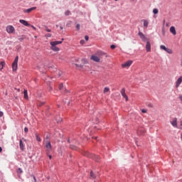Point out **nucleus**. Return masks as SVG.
Segmentation results:
<instances>
[{"instance_id":"f257e3e1","label":"nucleus","mask_w":182,"mask_h":182,"mask_svg":"<svg viewBox=\"0 0 182 182\" xmlns=\"http://www.w3.org/2000/svg\"><path fill=\"white\" fill-rule=\"evenodd\" d=\"M63 41H51L50 43V45L51 46L50 49L51 50H53L54 52H59L60 49L56 46L60 45Z\"/></svg>"},{"instance_id":"f03ea898","label":"nucleus","mask_w":182,"mask_h":182,"mask_svg":"<svg viewBox=\"0 0 182 182\" xmlns=\"http://www.w3.org/2000/svg\"><path fill=\"white\" fill-rule=\"evenodd\" d=\"M85 156L90 157V159H93V160H95V161H99V160H100V156H99V155L92 154L89 152H86Z\"/></svg>"},{"instance_id":"7ed1b4c3","label":"nucleus","mask_w":182,"mask_h":182,"mask_svg":"<svg viewBox=\"0 0 182 182\" xmlns=\"http://www.w3.org/2000/svg\"><path fill=\"white\" fill-rule=\"evenodd\" d=\"M18 60H19V56L17 55L12 63V69L14 72L16 71L18 69Z\"/></svg>"},{"instance_id":"20e7f679","label":"nucleus","mask_w":182,"mask_h":182,"mask_svg":"<svg viewBox=\"0 0 182 182\" xmlns=\"http://www.w3.org/2000/svg\"><path fill=\"white\" fill-rule=\"evenodd\" d=\"M6 31L7 33H14L15 28L14 27V26H7L6 27Z\"/></svg>"},{"instance_id":"39448f33","label":"nucleus","mask_w":182,"mask_h":182,"mask_svg":"<svg viewBox=\"0 0 182 182\" xmlns=\"http://www.w3.org/2000/svg\"><path fill=\"white\" fill-rule=\"evenodd\" d=\"M133 63V60H128L124 63L122 64V68H130Z\"/></svg>"},{"instance_id":"423d86ee","label":"nucleus","mask_w":182,"mask_h":182,"mask_svg":"<svg viewBox=\"0 0 182 182\" xmlns=\"http://www.w3.org/2000/svg\"><path fill=\"white\" fill-rule=\"evenodd\" d=\"M36 9V7H31L30 9H23V12H24V14H31V12H32L33 11H35Z\"/></svg>"},{"instance_id":"0eeeda50","label":"nucleus","mask_w":182,"mask_h":182,"mask_svg":"<svg viewBox=\"0 0 182 182\" xmlns=\"http://www.w3.org/2000/svg\"><path fill=\"white\" fill-rule=\"evenodd\" d=\"M91 60H93L94 62L99 63L100 62V58L98 57L97 55H92L90 58Z\"/></svg>"},{"instance_id":"6e6552de","label":"nucleus","mask_w":182,"mask_h":182,"mask_svg":"<svg viewBox=\"0 0 182 182\" xmlns=\"http://www.w3.org/2000/svg\"><path fill=\"white\" fill-rule=\"evenodd\" d=\"M169 31L171 32V33H172V35H173V36H176V35H177V31H176V27L174 26H171V28H169Z\"/></svg>"},{"instance_id":"1a4fd4ad","label":"nucleus","mask_w":182,"mask_h":182,"mask_svg":"<svg viewBox=\"0 0 182 182\" xmlns=\"http://www.w3.org/2000/svg\"><path fill=\"white\" fill-rule=\"evenodd\" d=\"M139 36L141 38V39L144 41L146 42V41H147V38H146V36H144V34L143 33H141V31H139L138 33Z\"/></svg>"},{"instance_id":"9d476101","label":"nucleus","mask_w":182,"mask_h":182,"mask_svg":"<svg viewBox=\"0 0 182 182\" xmlns=\"http://www.w3.org/2000/svg\"><path fill=\"white\" fill-rule=\"evenodd\" d=\"M46 151L49 153L52 150V145L50 144V142H47L46 144Z\"/></svg>"},{"instance_id":"9b49d317","label":"nucleus","mask_w":182,"mask_h":182,"mask_svg":"<svg viewBox=\"0 0 182 182\" xmlns=\"http://www.w3.org/2000/svg\"><path fill=\"white\" fill-rule=\"evenodd\" d=\"M182 83V76L179 77L176 82V87H178Z\"/></svg>"},{"instance_id":"f8f14e48","label":"nucleus","mask_w":182,"mask_h":182,"mask_svg":"<svg viewBox=\"0 0 182 182\" xmlns=\"http://www.w3.org/2000/svg\"><path fill=\"white\" fill-rule=\"evenodd\" d=\"M19 22L22 25H24V26H31V24H29V23H28V21H25L23 19L19 20Z\"/></svg>"},{"instance_id":"ddd939ff","label":"nucleus","mask_w":182,"mask_h":182,"mask_svg":"<svg viewBox=\"0 0 182 182\" xmlns=\"http://www.w3.org/2000/svg\"><path fill=\"white\" fill-rule=\"evenodd\" d=\"M146 52H150V50H151V45L150 44L149 41L146 42Z\"/></svg>"},{"instance_id":"4468645a","label":"nucleus","mask_w":182,"mask_h":182,"mask_svg":"<svg viewBox=\"0 0 182 182\" xmlns=\"http://www.w3.org/2000/svg\"><path fill=\"white\" fill-rule=\"evenodd\" d=\"M96 55H97V56H99V58H102V56H105V55H106V53L103 51L99 50V51H97Z\"/></svg>"},{"instance_id":"2eb2a0df","label":"nucleus","mask_w":182,"mask_h":182,"mask_svg":"<svg viewBox=\"0 0 182 182\" xmlns=\"http://www.w3.org/2000/svg\"><path fill=\"white\" fill-rule=\"evenodd\" d=\"M58 89L61 92H66V88L65 87H63V84H62V83L59 85Z\"/></svg>"},{"instance_id":"dca6fc26","label":"nucleus","mask_w":182,"mask_h":182,"mask_svg":"<svg viewBox=\"0 0 182 182\" xmlns=\"http://www.w3.org/2000/svg\"><path fill=\"white\" fill-rule=\"evenodd\" d=\"M19 147H20V150L23 151L25 148H24L23 142H22V139H20L19 141Z\"/></svg>"},{"instance_id":"f3484780","label":"nucleus","mask_w":182,"mask_h":182,"mask_svg":"<svg viewBox=\"0 0 182 182\" xmlns=\"http://www.w3.org/2000/svg\"><path fill=\"white\" fill-rule=\"evenodd\" d=\"M171 124H172L173 127H177V118H174V119L171 122Z\"/></svg>"},{"instance_id":"a211bd4d","label":"nucleus","mask_w":182,"mask_h":182,"mask_svg":"<svg viewBox=\"0 0 182 182\" xmlns=\"http://www.w3.org/2000/svg\"><path fill=\"white\" fill-rule=\"evenodd\" d=\"M5 65H6L5 61L0 62V70H2V69H4V68H5Z\"/></svg>"},{"instance_id":"6ab92c4d","label":"nucleus","mask_w":182,"mask_h":182,"mask_svg":"<svg viewBox=\"0 0 182 182\" xmlns=\"http://www.w3.org/2000/svg\"><path fill=\"white\" fill-rule=\"evenodd\" d=\"M121 93H122V96H123L126 102H127V100H129V97H127V95H126V92H121Z\"/></svg>"},{"instance_id":"aec40b11","label":"nucleus","mask_w":182,"mask_h":182,"mask_svg":"<svg viewBox=\"0 0 182 182\" xmlns=\"http://www.w3.org/2000/svg\"><path fill=\"white\" fill-rule=\"evenodd\" d=\"M36 139L37 141H42V139H41V136H39V134L36 133Z\"/></svg>"},{"instance_id":"412c9836","label":"nucleus","mask_w":182,"mask_h":182,"mask_svg":"<svg viewBox=\"0 0 182 182\" xmlns=\"http://www.w3.org/2000/svg\"><path fill=\"white\" fill-rule=\"evenodd\" d=\"M165 52H167V53H169V55H171V53H173V50L166 48V50H165Z\"/></svg>"},{"instance_id":"4be33fe9","label":"nucleus","mask_w":182,"mask_h":182,"mask_svg":"<svg viewBox=\"0 0 182 182\" xmlns=\"http://www.w3.org/2000/svg\"><path fill=\"white\" fill-rule=\"evenodd\" d=\"M144 26L145 28H147L149 26V21L147 20H144Z\"/></svg>"},{"instance_id":"5701e85b","label":"nucleus","mask_w":182,"mask_h":182,"mask_svg":"<svg viewBox=\"0 0 182 182\" xmlns=\"http://www.w3.org/2000/svg\"><path fill=\"white\" fill-rule=\"evenodd\" d=\"M23 97H24V99H26V100H28V92H23Z\"/></svg>"},{"instance_id":"b1692460","label":"nucleus","mask_w":182,"mask_h":182,"mask_svg":"<svg viewBox=\"0 0 182 182\" xmlns=\"http://www.w3.org/2000/svg\"><path fill=\"white\" fill-rule=\"evenodd\" d=\"M17 173H18V174H22V173H23V171H22V168H18L17 170Z\"/></svg>"},{"instance_id":"393cba45","label":"nucleus","mask_w":182,"mask_h":182,"mask_svg":"<svg viewBox=\"0 0 182 182\" xmlns=\"http://www.w3.org/2000/svg\"><path fill=\"white\" fill-rule=\"evenodd\" d=\"M23 39H25L24 36H20V37L18 38V41H19L20 42H22V41H23Z\"/></svg>"},{"instance_id":"a878e982","label":"nucleus","mask_w":182,"mask_h":182,"mask_svg":"<svg viewBox=\"0 0 182 182\" xmlns=\"http://www.w3.org/2000/svg\"><path fill=\"white\" fill-rule=\"evenodd\" d=\"M160 48L162 50H165L166 51V47H165V46L164 45H161V46H160Z\"/></svg>"},{"instance_id":"bb28decb","label":"nucleus","mask_w":182,"mask_h":182,"mask_svg":"<svg viewBox=\"0 0 182 182\" xmlns=\"http://www.w3.org/2000/svg\"><path fill=\"white\" fill-rule=\"evenodd\" d=\"M43 105H45V102H41L38 104V106H39L40 107L43 106Z\"/></svg>"},{"instance_id":"cd10ccee","label":"nucleus","mask_w":182,"mask_h":182,"mask_svg":"<svg viewBox=\"0 0 182 182\" xmlns=\"http://www.w3.org/2000/svg\"><path fill=\"white\" fill-rule=\"evenodd\" d=\"M153 12H154V14H159V9H154Z\"/></svg>"},{"instance_id":"c85d7f7f","label":"nucleus","mask_w":182,"mask_h":182,"mask_svg":"<svg viewBox=\"0 0 182 182\" xmlns=\"http://www.w3.org/2000/svg\"><path fill=\"white\" fill-rule=\"evenodd\" d=\"M70 148L72 149V150H76V146L74 145H70Z\"/></svg>"},{"instance_id":"c756f323","label":"nucleus","mask_w":182,"mask_h":182,"mask_svg":"<svg viewBox=\"0 0 182 182\" xmlns=\"http://www.w3.org/2000/svg\"><path fill=\"white\" fill-rule=\"evenodd\" d=\"M90 176L92 177V178H95V173H93V171H91L90 172Z\"/></svg>"},{"instance_id":"7c9ffc66","label":"nucleus","mask_w":182,"mask_h":182,"mask_svg":"<svg viewBox=\"0 0 182 182\" xmlns=\"http://www.w3.org/2000/svg\"><path fill=\"white\" fill-rule=\"evenodd\" d=\"M51 37H52V34H50V33H47L46 35V38H51Z\"/></svg>"},{"instance_id":"2f4dec72","label":"nucleus","mask_w":182,"mask_h":182,"mask_svg":"<svg viewBox=\"0 0 182 182\" xmlns=\"http://www.w3.org/2000/svg\"><path fill=\"white\" fill-rule=\"evenodd\" d=\"M109 90H110V88H109L107 87H105V89H104V92H109Z\"/></svg>"},{"instance_id":"473e14b6","label":"nucleus","mask_w":182,"mask_h":182,"mask_svg":"<svg viewBox=\"0 0 182 182\" xmlns=\"http://www.w3.org/2000/svg\"><path fill=\"white\" fill-rule=\"evenodd\" d=\"M65 15H66V16L70 15V11H66L65 12Z\"/></svg>"},{"instance_id":"72a5a7b5","label":"nucleus","mask_w":182,"mask_h":182,"mask_svg":"<svg viewBox=\"0 0 182 182\" xmlns=\"http://www.w3.org/2000/svg\"><path fill=\"white\" fill-rule=\"evenodd\" d=\"M76 28L79 31L80 29V24H77Z\"/></svg>"},{"instance_id":"f704fd0d","label":"nucleus","mask_w":182,"mask_h":182,"mask_svg":"<svg viewBox=\"0 0 182 182\" xmlns=\"http://www.w3.org/2000/svg\"><path fill=\"white\" fill-rule=\"evenodd\" d=\"M80 43L81 45H85V40H81V41H80Z\"/></svg>"},{"instance_id":"c9c22d12","label":"nucleus","mask_w":182,"mask_h":182,"mask_svg":"<svg viewBox=\"0 0 182 182\" xmlns=\"http://www.w3.org/2000/svg\"><path fill=\"white\" fill-rule=\"evenodd\" d=\"M110 48H111V49H116V46L111 45Z\"/></svg>"},{"instance_id":"e433bc0d","label":"nucleus","mask_w":182,"mask_h":182,"mask_svg":"<svg viewBox=\"0 0 182 182\" xmlns=\"http://www.w3.org/2000/svg\"><path fill=\"white\" fill-rule=\"evenodd\" d=\"M142 113H147V109H141Z\"/></svg>"},{"instance_id":"4c0bfd02","label":"nucleus","mask_w":182,"mask_h":182,"mask_svg":"<svg viewBox=\"0 0 182 182\" xmlns=\"http://www.w3.org/2000/svg\"><path fill=\"white\" fill-rule=\"evenodd\" d=\"M178 99L181 101V103L182 104V95H179Z\"/></svg>"},{"instance_id":"58836bf2","label":"nucleus","mask_w":182,"mask_h":182,"mask_svg":"<svg viewBox=\"0 0 182 182\" xmlns=\"http://www.w3.org/2000/svg\"><path fill=\"white\" fill-rule=\"evenodd\" d=\"M28 127H25V128H24V132H25V133H28Z\"/></svg>"},{"instance_id":"ea45409f","label":"nucleus","mask_w":182,"mask_h":182,"mask_svg":"<svg viewBox=\"0 0 182 182\" xmlns=\"http://www.w3.org/2000/svg\"><path fill=\"white\" fill-rule=\"evenodd\" d=\"M4 116V112L2 111H0V117H2Z\"/></svg>"},{"instance_id":"a19ab883","label":"nucleus","mask_w":182,"mask_h":182,"mask_svg":"<svg viewBox=\"0 0 182 182\" xmlns=\"http://www.w3.org/2000/svg\"><path fill=\"white\" fill-rule=\"evenodd\" d=\"M85 41H89V37H88L87 36H85Z\"/></svg>"},{"instance_id":"79ce46f5","label":"nucleus","mask_w":182,"mask_h":182,"mask_svg":"<svg viewBox=\"0 0 182 182\" xmlns=\"http://www.w3.org/2000/svg\"><path fill=\"white\" fill-rule=\"evenodd\" d=\"M46 32H51V30L48 28H46Z\"/></svg>"},{"instance_id":"37998d69","label":"nucleus","mask_w":182,"mask_h":182,"mask_svg":"<svg viewBox=\"0 0 182 182\" xmlns=\"http://www.w3.org/2000/svg\"><path fill=\"white\" fill-rule=\"evenodd\" d=\"M34 182H36V177L33 176Z\"/></svg>"},{"instance_id":"c03bdc74","label":"nucleus","mask_w":182,"mask_h":182,"mask_svg":"<svg viewBox=\"0 0 182 182\" xmlns=\"http://www.w3.org/2000/svg\"><path fill=\"white\" fill-rule=\"evenodd\" d=\"M60 122H62V119H58V121H57V123H59Z\"/></svg>"},{"instance_id":"a18cd8bd","label":"nucleus","mask_w":182,"mask_h":182,"mask_svg":"<svg viewBox=\"0 0 182 182\" xmlns=\"http://www.w3.org/2000/svg\"><path fill=\"white\" fill-rule=\"evenodd\" d=\"M2 152V147L0 146V153Z\"/></svg>"},{"instance_id":"49530a36","label":"nucleus","mask_w":182,"mask_h":182,"mask_svg":"<svg viewBox=\"0 0 182 182\" xmlns=\"http://www.w3.org/2000/svg\"><path fill=\"white\" fill-rule=\"evenodd\" d=\"M149 107H153V105H151V104L149 105Z\"/></svg>"},{"instance_id":"de8ad7c7","label":"nucleus","mask_w":182,"mask_h":182,"mask_svg":"<svg viewBox=\"0 0 182 182\" xmlns=\"http://www.w3.org/2000/svg\"><path fill=\"white\" fill-rule=\"evenodd\" d=\"M49 159H52V155H49Z\"/></svg>"},{"instance_id":"09e8293b","label":"nucleus","mask_w":182,"mask_h":182,"mask_svg":"<svg viewBox=\"0 0 182 182\" xmlns=\"http://www.w3.org/2000/svg\"><path fill=\"white\" fill-rule=\"evenodd\" d=\"M68 143H70V139H68Z\"/></svg>"},{"instance_id":"8fccbe9b","label":"nucleus","mask_w":182,"mask_h":182,"mask_svg":"<svg viewBox=\"0 0 182 182\" xmlns=\"http://www.w3.org/2000/svg\"><path fill=\"white\" fill-rule=\"evenodd\" d=\"M60 29H63V27H62V26H60Z\"/></svg>"},{"instance_id":"3c124183","label":"nucleus","mask_w":182,"mask_h":182,"mask_svg":"<svg viewBox=\"0 0 182 182\" xmlns=\"http://www.w3.org/2000/svg\"><path fill=\"white\" fill-rule=\"evenodd\" d=\"M125 91V90L124 89H123L122 90V92H124Z\"/></svg>"},{"instance_id":"603ef678","label":"nucleus","mask_w":182,"mask_h":182,"mask_svg":"<svg viewBox=\"0 0 182 182\" xmlns=\"http://www.w3.org/2000/svg\"><path fill=\"white\" fill-rule=\"evenodd\" d=\"M24 92H28V90H24Z\"/></svg>"},{"instance_id":"864d4df0","label":"nucleus","mask_w":182,"mask_h":182,"mask_svg":"<svg viewBox=\"0 0 182 182\" xmlns=\"http://www.w3.org/2000/svg\"><path fill=\"white\" fill-rule=\"evenodd\" d=\"M68 105H70V102H68Z\"/></svg>"},{"instance_id":"5fc2aeb1","label":"nucleus","mask_w":182,"mask_h":182,"mask_svg":"<svg viewBox=\"0 0 182 182\" xmlns=\"http://www.w3.org/2000/svg\"><path fill=\"white\" fill-rule=\"evenodd\" d=\"M6 95H8V93H7V92H6Z\"/></svg>"},{"instance_id":"6e6d98bb","label":"nucleus","mask_w":182,"mask_h":182,"mask_svg":"<svg viewBox=\"0 0 182 182\" xmlns=\"http://www.w3.org/2000/svg\"><path fill=\"white\" fill-rule=\"evenodd\" d=\"M181 126H182V122H181Z\"/></svg>"},{"instance_id":"4d7b16f0","label":"nucleus","mask_w":182,"mask_h":182,"mask_svg":"<svg viewBox=\"0 0 182 182\" xmlns=\"http://www.w3.org/2000/svg\"><path fill=\"white\" fill-rule=\"evenodd\" d=\"M23 140H24V141H25V139H24V138H23Z\"/></svg>"},{"instance_id":"13d9d810","label":"nucleus","mask_w":182,"mask_h":182,"mask_svg":"<svg viewBox=\"0 0 182 182\" xmlns=\"http://www.w3.org/2000/svg\"><path fill=\"white\" fill-rule=\"evenodd\" d=\"M97 139V137H95V139Z\"/></svg>"},{"instance_id":"bf43d9fd","label":"nucleus","mask_w":182,"mask_h":182,"mask_svg":"<svg viewBox=\"0 0 182 182\" xmlns=\"http://www.w3.org/2000/svg\"><path fill=\"white\" fill-rule=\"evenodd\" d=\"M115 1H119V0H115Z\"/></svg>"}]
</instances>
